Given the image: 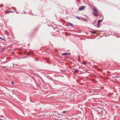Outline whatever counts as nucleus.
I'll return each instance as SVG.
<instances>
[{
  "instance_id": "obj_1",
  "label": "nucleus",
  "mask_w": 120,
  "mask_h": 120,
  "mask_svg": "<svg viewBox=\"0 0 120 120\" xmlns=\"http://www.w3.org/2000/svg\"><path fill=\"white\" fill-rule=\"evenodd\" d=\"M92 7L93 8L94 11L93 12V14L95 16L97 17L98 16V12L97 9L93 6H92Z\"/></svg>"
},
{
  "instance_id": "obj_2",
  "label": "nucleus",
  "mask_w": 120,
  "mask_h": 120,
  "mask_svg": "<svg viewBox=\"0 0 120 120\" xmlns=\"http://www.w3.org/2000/svg\"><path fill=\"white\" fill-rule=\"evenodd\" d=\"M102 20H99L98 22V24L96 25V26H95L98 27H99L100 26H99L100 24L102 22Z\"/></svg>"
},
{
  "instance_id": "obj_3",
  "label": "nucleus",
  "mask_w": 120,
  "mask_h": 120,
  "mask_svg": "<svg viewBox=\"0 0 120 120\" xmlns=\"http://www.w3.org/2000/svg\"><path fill=\"white\" fill-rule=\"evenodd\" d=\"M86 7L83 6H80L79 8V9L80 11H81L83 10Z\"/></svg>"
},
{
  "instance_id": "obj_4",
  "label": "nucleus",
  "mask_w": 120,
  "mask_h": 120,
  "mask_svg": "<svg viewBox=\"0 0 120 120\" xmlns=\"http://www.w3.org/2000/svg\"><path fill=\"white\" fill-rule=\"evenodd\" d=\"M69 53H63L62 54V56H67L69 54Z\"/></svg>"
},
{
  "instance_id": "obj_5",
  "label": "nucleus",
  "mask_w": 120,
  "mask_h": 120,
  "mask_svg": "<svg viewBox=\"0 0 120 120\" xmlns=\"http://www.w3.org/2000/svg\"><path fill=\"white\" fill-rule=\"evenodd\" d=\"M69 24L71 26H73V25L71 24V23H70V22H68Z\"/></svg>"
},
{
  "instance_id": "obj_6",
  "label": "nucleus",
  "mask_w": 120,
  "mask_h": 120,
  "mask_svg": "<svg viewBox=\"0 0 120 120\" xmlns=\"http://www.w3.org/2000/svg\"><path fill=\"white\" fill-rule=\"evenodd\" d=\"M98 71H102V70L101 69V68H98Z\"/></svg>"
},
{
  "instance_id": "obj_7",
  "label": "nucleus",
  "mask_w": 120,
  "mask_h": 120,
  "mask_svg": "<svg viewBox=\"0 0 120 120\" xmlns=\"http://www.w3.org/2000/svg\"><path fill=\"white\" fill-rule=\"evenodd\" d=\"M91 32L94 34H95L96 33V32L95 31H91Z\"/></svg>"
},
{
  "instance_id": "obj_8",
  "label": "nucleus",
  "mask_w": 120,
  "mask_h": 120,
  "mask_svg": "<svg viewBox=\"0 0 120 120\" xmlns=\"http://www.w3.org/2000/svg\"><path fill=\"white\" fill-rule=\"evenodd\" d=\"M86 64V62H83V64L84 65H85Z\"/></svg>"
},
{
  "instance_id": "obj_9",
  "label": "nucleus",
  "mask_w": 120,
  "mask_h": 120,
  "mask_svg": "<svg viewBox=\"0 0 120 120\" xmlns=\"http://www.w3.org/2000/svg\"><path fill=\"white\" fill-rule=\"evenodd\" d=\"M57 114H58V115H57L58 116H59L60 115H63V114H60V113L58 114V113H57Z\"/></svg>"
},
{
  "instance_id": "obj_10",
  "label": "nucleus",
  "mask_w": 120,
  "mask_h": 120,
  "mask_svg": "<svg viewBox=\"0 0 120 120\" xmlns=\"http://www.w3.org/2000/svg\"><path fill=\"white\" fill-rule=\"evenodd\" d=\"M75 72H78V70H76L75 71Z\"/></svg>"
},
{
  "instance_id": "obj_11",
  "label": "nucleus",
  "mask_w": 120,
  "mask_h": 120,
  "mask_svg": "<svg viewBox=\"0 0 120 120\" xmlns=\"http://www.w3.org/2000/svg\"><path fill=\"white\" fill-rule=\"evenodd\" d=\"M47 62L49 64H50V61H49L48 60H47Z\"/></svg>"
},
{
  "instance_id": "obj_12",
  "label": "nucleus",
  "mask_w": 120,
  "mask_h": 120,
  "mask_svg": "<svg viewBox=\"0 0 120 120\" xmlns=\"http://www.w3.org/2000/svg\"><path fill=\"white\" fill-rule=\"evenodd\" d=\"M76 18H77L78 19H80V18H79V17L78 16H77L76 17Z\"/></svg>"
},
{
  "instance_id": "obj_13",
  "label": "nucleus",
  "mask_w": 120,
  "mask_h": 120,
  "mask_svg": "<svg viewBox=\"0 0 120 120\" xmlns=\"http://www.w3.org/2000/svg\"><path fill=\"white\" fill-rule=\"evenodd\" d=\"M67 112V111H64L62 113H65L66 112Z\"/></svg>"
},
{
  "instance_id": "obj_14",
  "label": "nucleus",
  "mask_w": 120,
  "mask_h": 120,
  "mask_svg": "<svg viewBox=\"0 0 120 120\" xmlns=\"http://www.w3.org/2000/svg\"><path fill=\"white\" fill-rule=\"evenodd\" d=\"M11 83H12L13 84L14 83V82H11Z\"/></svg>"
},
{
  "instance_id": "obj_15",
  "label": "nucleus",
  "mask_w": 120,
  "mask_h": 120,
  "mask_svg": "<svg viewBox=\"0 0 120 120\" xmlns=\"http://www.w3.org/2000/svg\"><path fill=\"white\" fill-rule=\"evenodd\" d=\"M30 54V53H28V55H29Z\"/></svg>"
},
{
  "instance_id": "obj_16",
  "label": "nucleus",
  "mask_w": 120,
  "mask_h": 120,
  "mask_svg": "<svg viewBox=\"0 0 120 120\" xmlns=\"http://www.w3.org/2000/svg\"><path fill=\"white\" fill-rule=\"evenodd\" d=\"M0 39H2V38H1V37H0Z\"/></svg>"
},
{
  "instance_id": "obj_17",
  "label": "nucleus",
  "mask_w": 120,
  "mask_h": 120,
  "mask_svg": "<svg viewBox=\"0 0 120 120\" xmlns=\"http://www.w3.org/2000/svg\"><path fill=\"white\" fill-rule=\"evenodd\" d=\"M10 12H12V11H10Z\"/></svg>"
},
{
  "instance_id": "obj_18",
  "label": "nucleus",
  "mask_w": 120,
  "mask_h": 120,
  "mask_svg": "<svg viewBox=\"0 0 120 120\" xmlns=\"http://www.w3.org/2000/svg\"><path fill=\"white\" fill-rule=\"evenodd\" d=\"M2 6H3V5H2L1 6H1V7H2Z\"/></svg>"
}]
</instances>
